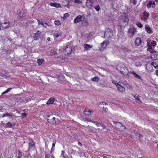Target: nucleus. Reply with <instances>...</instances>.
<instances>
[{"label": "nucleus", "instance_id": "6", "mask_svg": "<svg viewBox=\"0 0 158 158\" xmlns=\"http://www.w3.org/2000/svg\"><path fill=\"white\" fill-rule=\"evenodd\" d=\"M72 51L71 47L69 45L67 46L64 51V54L66 55H68Z\"/></svg>", "mask_w": 158, "mask_h": 158}, {"label": "nucleus", "instance_id": "23", "mask_svg": "<svg viewBox=\"0 0 158 158\" xmlns=\"http://www.w3.org/2000/svg\"><path fill=\"white\" fill-rule=\"evenodd\" d=\"M37 63L39 65H41L44 63V60L43 58L41 59H38L37 61Z\"/></svg>", "mask_w": 158, "mask_h": 158}, {"label": "nucleus", "instance_id": "60", "mask_svg": "<svg viewBox=\"0 0 158 158\" xmlns=\"http://www.w3.org/2000/svg\"><path fill=\"white\" fill-rule=\"evenodd\" d=\"M151 64L152 65V66H154V62H152Z\"/></svg>", "mask_w": 158, "mask_h": 158}, {"label": "nucleus", "instance_id": "64", "mask_svg": "<svg viewBox=\"0 0 158 158\" xmlns=\"http://www.w3.org/2000/svg\"><path fill=\"white\" fill-rule=\"evenodd\" d=\"M50 38L49 37H48L47 38V40L49 41H50Z\"/></svg>", "mask_w": 158, "mask_h": 158}, {"label": "nucleus", "instance_id": "35", "mask_svg": "<svg viewBox=\"0 0 158 158\" xmlns=\"http://www.w3.org/2000/svg\"><path fill=\"white\" fill-rule=\"evenodd\" d=\"M92 122L93 123L96 124V125L98 126H99L101 123H100L97 121H92Z\"/></svg>", "mask_w": 158, "mask_h": 158}, {"label": "nucleus", "instance_id": "26", "mask_svg": "<svg viewBox=\"0 0 158 158\" xmlns=\"http://www.w3.org/2000/svg\"><path fill=\"white\" fill-rule=\"evenodd\" d=\"M134 98H135L136 100H138V101L141 102V100L139 98V96L138 94H134L133 95Z\"/></svg>", "mask_w": 158, "mask_h": 158}, {"label": "nucleus", "instance_id": "11", "mask_svg": "<svg viewBox=\"0 0 158 158\" xmlns=\"http://www.w3.org/2000/svg\"><path fill=\"white\" fill-rule=\"evenodd\" d=\"M81 15L77 16L74 19V23H77L81 21Z\"/></svg>", "mask_w": 158, "mask_h": 158}, {"label": "nucleus", "instance_id": "48", "mask_svg": "<svg viewBox=\"0 0 158 158\" xmlns=\"http://www.w3.org/2000/svg\"><path fill=\"white\" fill-rule=\"evenodd\" d=\"M55 143H56V141H55L54 142H53V143H52V150L53 149H54L53 148L55 146Z\"/></svg>", "mask_w": 158, "mask_h": 158}, {"label": "nucleus", "instance_id": "62", "mask_svg": "<svg viewBox=\"0 0 158 158\" xmlns=\"http://www.w3.org/2000/svg\"><path fill=\"white\" fill-rule=\"evenodd\" d=\"M86 121L88 122H92V121H91L90 120H89V119H88L86 120Z\"/></svg>", "mask_w": 158, "mask_h": 158}, {"label": "nucleus", "instance_id": "54", "mask_svg": "<svg viewBox=\"0 0 158 158\" xmlns=\"http://www.w3.org/2000/svg\"><path fill=\"white\" fill-rule=\"evenodd\" d=\"M154 67L156 69H157L158 68V64H155V65H154Z\"/></svg>", "mask_w": 158, "mask_h": 158}, {"label": "nucleus", "instance_id": "58", "mask_svg": "<svg viewBox=\"0 0 158 158\" xmlns=\"http://www.w3.org/2000/svg\"><path fill=\"white\" fill-rule=\"evenodd\" d=\"M48 24L47 23H45L44 24H43V26L44 27H47V25Z\"/></svg>", "mask_w": 158, "mask_h": 158}, {"label": "nucleus", "instance_id": "4", "mask_svg": "<svg viewBox=\"0 0 158 158\" xmlns=\"http://www.w3.org/2000/svg\"><path fill=\"white\" fill-rule=\"evenodd\" d=\"M121 69L120 71L123 75L128 74L129 72L128 71L127 67L124 65H122L121 66Z\"/></svg>", "mask_w": 158, "mask_h": 158}, {"label": "nucleus", "instance_id": "7", "mask_svg": "<svg viewBox=\"0 0 158 158\" xmlns=\"http://www.w3.org/2000/svg\"><path fill=\"white\" fill-rule=\"evenodd\" d=\"M116 87L118 89V91L122 93L124 92L125 91V88L121 85L119 84H117Z\"/></svg>", "mask_w": 158, "mask_h": 158}, {"label": "nucleus", "instance_id": "22", "mask_svg": "<svg viewBox=\"0 0 158 158\" xmlns=\"http://www.w3.org/2000/svg\"><path fill=\"white\" fill-rule=\"evenodd\" d=\"M145 29L147 31V32L150 33H151L152 32V31L151 28L149 27V25H146L145 26Z\"/></svg>", "mask_w": 158, "mask_h": 158}, {"label": "nucleus", "instance_id": "10", "mask_svg": "<svg viewBox=\"0 0 158 158\" xmlns=\"http://www.w3.org/2000/svg\"><path fill=\"white\" fill-rule=\"evenodd\" d=\"M83 47L85 49V51L89 50L90 48L93 47L92 45H90L88 44H85L83 45Z\"/></svg>", "mask_w": 158, "mask_h": 158}, {"label": "nucleus", "instance_id": "63", "mask_svg": "<svg viewBox=\"0 0 158 158\" xmlns=\"http://www.w3.org/2000/svg\"><path fill=\"white\" fill-rule=\"evenodd\" d=\"M65 6L68 8H69V6L68 5H65Z\"/></svg>", "mask_w": 158, "mask_h": 158}, {"label": "nucleus", "instance_id": "43", "mask_svg": "<svg viewBox=\"0 0 158 158\" xmlns=\"http://www.w3.org/2000/svg\"><path fill=\"white\" fill-rule=\"evenodd\" d=\"M22 153L20 151L19 152V153H18V158H22Z\"/></svg>", "mask_w": 158, "mask_h": 158}, {"label": "nucleus", "instance_id": "20", "mask_svg": "<svg viewBox=\"0 0 158 158\" xmlns=\"http://www.w3.org/2000/svg\"><path fill=\"white\" fill-rule=\"evenodd\" d=\"M123 19L124 22H128L129 21L128 16L126 14L123 15Z\"/></svg>", "mask_w": 158, "mask_h": 158}, {"label": "nucleus", "instance_id": "25", "mask_svg": "<svg viewBox=\"0 0 158 158\" xmlns=\"http://www.w3.org/2000/svg\"><path fill=\"white\" fill-rule=\"evenodd\" d=\"M84 23H86L87 22V19L85 17L83 16H81V21Z\"/></svg>", "mask_w": 158, "mask_h": 158}, {"label": "nucleus", "instance_id": "44", "mask_svg": "<svg viewBox=\"0 0 158 158\" xmlns=\"http://www.w3.org/2000/svg\"><path fill=\"white\" fill-rule=\"evenodd\" d=\"M69 16V14L68 13H65V14H64V17H63V18H66Z\"/></svg>", "mask_w": 158, "mask_h": 158}, {"label": "nucleus", "instance_id": "15", "mask_svg": "<svg viewBox=\"0 0 158 158\" xmlns=\"http://www.w3.org/2000/svg\"><path fill=\"white\" fill-rule=\"evenodd\" d=\"M91 0H87L86 2V5L89 9H91L92 7V2Z\"/></svg>", "mask_w": 158, "mask_h": 158}, {"label": "nucleus", "instance_id": "47", "mask_svg": "<svg viewBox=\"0 0 158 158\" xmlns=\"http://www.w3.org/2000/svg\"><path fill=\"white\" fill-rule=\"evenodd\" d=\"M132 2L134 5H135L137 3V2L135 0H132Z\"/></svg>", "mask_w": 158, "mask_h": 158}, {"label": "nucleus", "instance_id": "12", "mask_svg": "<svg viewBox=\"0 0 158 158\" xmlns=\"http://www.w3.org/2000/svg\"><path fill=\"white\" fill-rule=\"evenodd\" d=\"M136 31V30L135 28L132 27L129 28L128 30V32L129 34H131L132 35H133Z\"/></svg>", "mask_w": 158, "mask_h": 158}, {"label": "nucleus", "instance_id": "31", "mask_svg": "<svg viewBox=\"0 0 158 158\" xmlns=\"http://www.w3.org/2000/svg\"><path fill=\"white\" fill-rule=\"evenodd\" d=\"M94 8L95 9V10L98 11H99L100 9V7L98 5H96L94 7Z\"/></svg>", "mask_w": 158, "mask_h": 158}, {"label": "nucleus", "instance_id": "39", "mask_svg": "<svg viewBox=\"0 0 158 158\" xmlns=\"http://www.w3.org/2000/svg\"><path fill=\"white\" fill-rule=\"evenodd\" d=\"M104 105V103H101L99 105V107L101 109H102V108H104L103 107Z\"/></svg>", "mask_w": 158, "mask_h": 158}, {"label": "nucleus", "instance_id": "61", "mask_svg": "<svg viewBox=\"0 0 158 158\" xmlns=\"http://www.w3.org/2000/svg\"><path fill=\"white\" fill-rule=\"evenodd\" d=\"M156 75L157 76H158V70H157L156 71Z\"/></svg>", "mask_w": 158, "mask_h": 158}, {"label": "nucleus", "instance_id": "19", "mask_svg": "<svg viewBox=\"0 0 158 158\" xmlns=\"http://www.w3.org/2000/svg\"><path fill=\"white\" fill-rule=\"evenodd\" d=\"M18 15L19 17L21 18H23L25 17V16L24 15L23 11V10H19V13Z\"/></svg>", "mask_w": 158, "mask_h": 158}, {"label": "nucleus", "instance_id": "14", "mask_svg": "<svg viewBox=\"0 0 158 158\" xmlns=\"http://www.w3.org/2000/svg\"><path fill=\"white\" fill-rule=\"evenodd\" d=\"M129 73H130L131 74H133L135 77L138 79H140L141 78V77L139 75L137 74L134 71H130L129 72Z\"/></svg>", "mask_w": 158, "mask_h": 158}, {"label": "nucleus", "instance_id": "8", "mask_svg": "<svg viewBox=\"0 0 158 158\" xmlns=\"http://www.w3.org/2000/svg\"><path fill=\"white\" fill-rule=\"evenodd\" d=\"M146 68L147 70L150 72H152V66L149 63H147L146 64Z\"/></svg>", "mask_w": 158, "mask_h": 158}, {"label": "nucleus", "instance_id": "41", "mask_svg": "<svg viewBox=\"0 0 158 158\" xmlns=\"http://www.w3.org/2000/svg\"><path fill=\"white\" fill-rule=\"evenodd\" d=\"M151 1H149L147 5V7L148 8L152 6L151 3Z\"/></svg>", "mask_w": 158, "mask_h": 158}, {"label": "nucleus", "instance_id": "2", "mask_svg": "<svg viewBox=\"0 0 158 158\" xmlns=\"http://www.w3.org/2000/svg\"><path fill=\"white\" fill-rule=\"evenodd\" d=\"M116 128L119 131H123L126 129L125 126L123 125L121 123L119 122H113Z\"/></svg>", "mask_w": 158, "mask_h": 158}, {"label": "nucleus", "instance_id": "52", "mask_svg": "<svg viewBox=\"0 0 158 158\" xmlns=\"http://www.w3.org/2000/svg\"><path fill=\"white\" fill-rule=\"evenodd\" d=\"M112 82L114 85H115L116 86L117 85V83L116 82V81L115 80H112Z\"/></svg>", "mask_w": 158, "mask_h": 158}, {"label": "nucleus", "instance_id": "16", "mask_svg": "<svg viewBox=\"0 0 158 158\" xmlns=\"http://www.w3.org/2000/svg\"><path fill=\"white\" fill-rule=\"evenodd\" d=\"M49 4L51 6H54L56 7H59L61 6V5L60 4L57 3H53L50 2Z\"/></svg>", "mask_w": 158, "mask_h": 158}, {"label": "nucleus", "instance_id": "9", "mask_svg": "<svg viewBox=\"0 0 158 158\" xmlns=\"http://www.w3.org/2000/svg\"><path fill=\"white\" fill-rule=\"evenodd\" d=\"M141 43V39L139 37H137L135 41V45L137 46H139Z\"/></svg>", "mask_w": 158, "mask_h": 158}, {"label": "nucleus", "instance_id": "49", "mask_svg": "<svg viewBox=\"0 0 158 158\" xmlns=\"http://www.w3.org/2000/svg\"><path fill=\"white\" fill-rule=\"evenodd\" d=\"M26 100L27 102H28L29 101H31V98L29 97H27L26 99Z\"/></svg>", "mask_w": 158, "mask_h": 158}, {"label": "nucleus", "instance_id": "24", "mask_svg": "<svg viewBox=\"0 0 158 158\" xmlns=\"http://www.w3.org/2000/svg\"><path fill=\"white\" fill-rule=\"evenodd\" d=\"M91 112H93V111H92L91 110L88 109L85 110L84 112V113L85 114L88 115H89L90 114Z\"/></svg>", "mask_w": 158, "mask_h": 158}, {"label": "nucleus", "instance_id": "57", "mask_svg": "<svg viewBox=\"0 0 158 158\" xmlns=\"http://www.w3.org/2000/svg\"><path fill=\"white\" fill-rule=\"evenodd\" d=\"M45 158H50L49 156L47 154H46L45 155Z\"/></svg>", "mask_w": 158, "mask_h": 158}, {"label": "nucleus", "instance_id": "18", "mask_svg": "<svg viewBox=\"0 0 158 158\" xmlns=\"http://www.w3.org/2000/svg\"><path fill=\"white\" fill-rule=\"evenodd\" d=\"M152 46L150 44L148 45V48L147 49V51H149L151 53L156 52L155 50H153L152 48Z\"/></svg>", "mask_w": 158, "mask_h": 158}, {"label": "nucleus", "instance_id": "42", "mask_svg": "<svg viewBox=\"0 0 158 158\" xmlns=\"http://www.w3.org/2000/svg\"><path fill=\"white\" fill-rule=\"evenodd\" d=\"M99 126L102 127L104 129H105L106 128V126L104 125V124L101 123L100 125Z\"/></svg>", "mask_w": 158, "mask_h": 158}, {"label": "nucleus", "instance_id": "5", "mask_svg": "<svg viewBox=\"0 0 158 158\" xmlns=\"http://www.w3.org/2000/svg\"><path fill=\"white\" fill-rule=\"evenodd\" d=\"M56 118L54 115H50L48 117V120L49 123L54 124L56 123Z\"/></svg>", "mask_w": 158, "mask_h": 158}, {"label": "nucleus", "instance_id": "13", "mask_svg": "<svg viewBox=\"0 0 158 158\" xmlns=\"http://www.w3.org/2000/svg\"><path fill=\"white\" fill-rule=\"evenodd\" d=\"M109 42L107 40H105L102 43L101 45V47L104 48L109 44Z\"/></svg>", "mask_w": 158, "mask_h": 158}, {"label": "nucleus", "instance_id": "59", "mask_svg": "<svg viewBox=\"0 0 158 158\" xmlns=\"http://www.w3.org/2000/svg\"><path fill=\"white\" fill-rule=\"evenodd\" d=\"M151 3L152 5H155V2H152L151 1Z\"/></svg>", "mask_w": 158, "mask_h": 158}, {"label": "nucleus", "instance_id": "3", "mask_svg": "<svg viewBox=\"0 0 158 158\" xmlns=\"http://www.w3.org/2000/svg\"><path fill=\"white\" fill-rule=\"evenodd\" d=\"M113 36V31L110 29H108L104 34V37L107 39H110Z\"/></svg>", "mask_w": 158, "mask_h": 158}, {"label": "nucleus", "instance_id": "55", "mask_svg": "<svg viewBox=\"0 0 158 158\" xmlns=\"http://www.w3.org/2000/svg\"><path fill=\"white\" fill-rule=\"evenodd\" d=\"M35 33H36V34H37L38 35H40V34L41 32L40 31H38Z\"/></svg>", "mask_w": 158, "mask_h": 158}, {"label": "nucleus", "instance_id": "50", "mask_svg": "<svg viewBox=\"0 0 158 158\" xmlns=\"http://www.w3.org/2000/svg\"><path fill=\"white\" fill-rule=\"evenodd\" d=\"M151 44L153 46H155L156 45V43L155 41L152 42Z\"/></svg>", "mask_w": 158, "mask_h": 158}, {"label": "nucleus", "instance_id": "56", "mask_svg": "<svg viewBox=\"0 0 158 158\" xmlns=\"http://www.w3.org/2000/svg\"><path fill=\"white\" fill-rule=\"evenodd\" d=\"M29 144L31 145V146L32 147H33L34 146V143H30Z\"/></svg>", "mask_w": 158, "mask_h": 158}, {"label": "nucleus", "instance_id": "46", "mask_svg": "<svg viewBox=\"0 0 158 158\" xmlns=\"http://www.w3.org/2000/svg\"><path fill=\"white\" fill-rule=\"evenodd\" d=\"M37 21L39 24H41L43 25V23L42 21H40V20H38Z\"/></svg>", "mask_w": 158, "mask_h": 158}, {"label": "nucleus", "instance_id": "37", "mask_svg": "<svg viewBox=\"0 0 158 158\" xmlns=\"http://www.w3.org/2000/svg\"><path fill=\"white\" fill-rule=\"evenodd\" d=\"M61 34V33H55L54 35L57 38Z\"/></svg>", "mask_w": 158, "mask_h": 158}, {"label": "nucleus", "instance_id": "1", "mask_svg": "<svg viewBox=\"0 0 158 158\" xmlns=\"http://www.w3.org/2000/svg\"><path fill=\"white\" fill-rule=\"evenodd\" d=\"M12 25V23L8 20H4L3 22L1 23L2 28L4 29L11 27Z\"/></svg>", "mask_w": 158, "mask_h": 158}, {"label": "nucleus", "instance_id": "45", "mask_svg": "<svg viewBox=\"0 0 158 158\" xmlns=\"http://www.w3.org/2000/svg\"><path fill=\"white\" fill-rule=\"evenodd\" d=\"M58 78L59 79H60L61 78L63 79L64 77L62 75H60L58 76Z\"/></svg>", "mask_w": 158, "mask_h": 158}, {"label": "nucleus", "instance_id": "53", "mask_svg": "<svg viewBox=\"0 0 158 158\" xmlns=\"http://www.w3.org/2000/svg\"><path fill=\"white\" fill-rule=\"evenodd\" d=\"M65 153V151L64 150H63L61 152V155L63 156Z\"/></svg>", "mask_w": 158, "mask_h": 158}, {"label": "nucleus", "instance_id": "30", "mask_svg": "<svg viewBox=\"0 0 158 158\" xmlns=\"http://www.w3.org/2000/svg\"><path fill=\"white\" fill-rule=\"evenodd\" d=\"M99 80V78L98 77H95L92 79V80L94 81L98 82Z\"/></svg>", "mask_w": 158, "mask_h": 158}, {"label": "nucleus", "instance_id": "40", "mask_svg": "<svg viewBox=\"0 0 158 158\" xmlns=\"http://www.w3.org/2000/svg\"><path fill=\"white\" fill-rule=\"evenodd\" d=\"M143 15L146 17H148L149 16V13L146 11H144L143 12Z\"/></svg>", "mask_w": 158, "mask_h": 158}, {"label": "nucleus", "instance_id": "27", "mask_svg": "<svg viewBox=\"0 0 158 158\" xmlns=\"http://www.w3.org/2000/svg\"><path fill=\"white\" fill-rule=\"evenodd\" d=\"M12 89V88H8L6 91H5L4 92H3L2 93V95H3V94H5L6 93H8L10 90H11Z\"/></svg>", "mask_w": 158, "mask_h": 158}, {"label": "nucleus", "instance_id": "29", "mask_svg": "<svg viewBox=\"0 0 158 158\" xmlns=\"http://www.w3.org/2000/svg\"><path fill=\"white\" fill-rule=\"evenodd\" d=\"M135 135L139 138V139H140L143 136V135H142L140 134L139 133L136 132L135 133Z\"/></svg>", "mask_w": 158, "mask_h": 158}, {"label": "nucleus", "instance_id": "51", "mask_svg": "<svg viewBox=\"0 0 158 158\" xmlns=\"http://www.w3.org/2000/svg\"><path fill=\"white\" fill-rule=\"evenodd\" d=\"M22 114V116L23 117H25L26 115H27V114L26 113H22L21 114Z\"/></svg>", "mask_w": 158, "mask_h": 158}, {"label": "nucleus", "instance_id": "34", "mask_svg": "<svg viewBox=\"0 0 158 158\" xmlns=\"http://www.w3.org/2000/svg\"><path fill=\"white\" fill-rule=\"evenodd\" d=\"M55 24L57 26L60 25V22L59 20L56 21L54 22Z\"/></svg>", "mask_w": 158, "mask_h": 158}, {"label": "nucleus", "instance_id": "33", "mask_svg": "<svg viewBox=\"0 0 158 158\" xmlns=\"http://www.w3.org/2000/svg\"><path fill=\"white\" fill-rule=\"evenodd\" d=\"M74 2L78 4H81L82 3V2L79 0H74Z\"/></svg>", "mask_w": 158, "mask_h": 158}, {"label": "nucleus", "instance_id": "21", "mask_svg": "<svg viewBox=\"0 0 158 158\" xmlns=\"http://www.w3.org/2000/svg\"><path fill=\"white\" fill-rule=\"evenodd\" d=\"M55 100V98H50L47 102V104H53Z\"/></svg>", "mask_w": 158, "mask_h": 158}, {"label": "nucleus", "instance_id": "36", "mask_svg": "<svg viewBox=\"0 0 158 158\" xmlns=\"http://www.w3.org/2000/svg\"><path fill=\"white\" fill-rule=\"evenodd\" d=\"M136 24L139 28H142L143 27L142 24L140 23H137Z\"/></svg>", "mask_w": 158, "mask_h": 158}, {"label": "nucleus", "instance_id": "28", "mask_svg": "<svg viewBox=\"0 0 158 158\" xmlns=\"http://www.w3.org/2000/svg\"><path fill=\"white\" fill-rule=\"evenodd\" d=\"M40 36L39 35H38L36 33H35L34 35V39L35 40H36L38 39H39Z\"/></svg>", "mask_w": 158, "mask_h": 158}, {"label": "nucleus", "instance_id": "38", "mask_svg": "<svg viewBox=\"0 0 158 158\" xmlns=\"http://www.w3.org/2000/svg\"><path fill=\"white\" fill-rule=\"evenodd\" d=\"M11 116L9 113H6V114H4L2 115V117L5 116Z\"/></svg>", "mask_w": 158, "mask_h": 158}, {"label": "nucleus", "instance_id": "17", "mask_svg": "<svg viewBox=\"0 0 158 158\" xmlns=\"http://www.w3.org/2000/svg\"><path fill=\"white\" fill-rule=\"evenodd\" d=\"M15 125V123H12L10 122L7 123L5 125L7 127H12L13 126H14Z\"/></svg>", "mask_w": 158, "mask_h": 158}, {"label": "nucleus", "instance_id": "32", "mask_svg": "<svg viewBox=\"0 0 158 158\" xmlns=\"http://www.w3.org/2000/svg\"><path fill=\"white\" fill-rule=\"evenodd\" d=\"M135 65L137 67L141 66L142 65V64L140 62L138 61L135 62Z\"/></svg>", "mask_w": 158, "mask_h": 158}]
</instances>
